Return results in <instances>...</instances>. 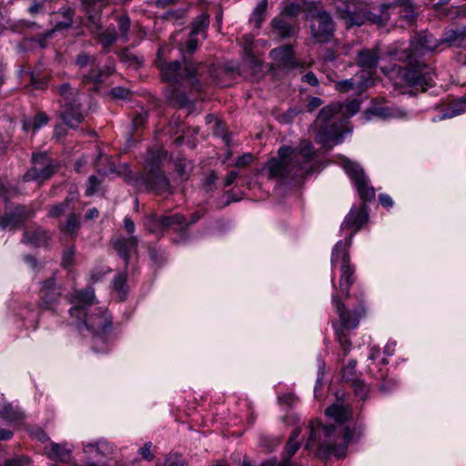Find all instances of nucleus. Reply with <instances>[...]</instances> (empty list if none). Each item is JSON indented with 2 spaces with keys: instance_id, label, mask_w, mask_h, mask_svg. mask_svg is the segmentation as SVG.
<instances>
[{
  "instance_id": "obj_1",
  "label": "nucleus",
  "mask_w": 466,
  "mask_h": 466,
  "mask_svg": "<svg viewBox=\"0 0 466 466\" xmlns=\"http://www.w3.org/2000/svg\"><path fill=\"white\" fill-rule=\"evenodd\" d=\"M71 307L68 310L71 325L82 334L93 338V350H106L107 333L112 328V317L107 309L98 306L95 293H68Z\"/></svg>"
},
{
  "instance_id": "obj_2",
  "label": "nucleus",
  "mask_w": 466,
  "mask_h": 466,
  "mask_svg": "<svg viewBox=\"0 0 466 466\" xmlns=\"http://www.w3.org/2000/svg\"><path fill=\"white\" fill-rule=\"evenodd\" d=\"M441 46L440 39L428 31L417 33L410 39L409 48L403 50L399 59L406 62L408 67L400 68V73L404 82L416 88L425 91L428 86H433L431 68L419 60L427 52H433Z\"/></svg>"
},
{
  "instance_id": "obj_3",
  "label": "nucleus",
  "mask_w": 466,
  "mask_h": 466,
  "mask_svg": "<svg viewBox=\"0 0 466 466\" xmlns=\"http://www.w3.org/2000/svg\"><path fill=\"white\" fill-rule=\"evenodd\" d=\"M313 145L303 140L296 148L281 147L279 159H270L266 166L269 178H285L303 176L310 172L309 163L314 157Z\"/></svg>"
},
{
  "instance_id": "obj_4",
  "label": "nucleus",
  "mask_w": 466,
  "mask_h": 466,
  "mask_svg": "<svg viewBox=\"0 0 466 466\" xmlns=\"http://www.w3.org/2000/svg\"><path fill=\"white\" fill-rule=\"evenodd\" d=\"M336 397L337 401L329 406L324 411L325 415L332 420V423L323 427V434L325 439H340L341 441L339 445H322L320 453L340 458L346 456L350 442V408L345 403L346 394L343 393L339 396L337 392Z\"/></svg>"
},
{
  "instance_id": "obj_5",
  "label": "nucleus",
  "mask_w": 466,
  "mask_h": 466,
  "mask_svg": "<svg viewBox=\"0 0 466 466\" xmlns=\"http://www.w3.org/2000/svg\"><path fill=\"white\" fill-rule=\"evenodd\" d=\"M350 116V101L334 102L320 109L316 122L329 123L330 126L322 127L316 136V141L323 147H331L343 140L348 131Z\"/></svg>"
},
{
  "instance_id": "obj_6",
  "label": "nucleus",
  "mask_w": 466,
  "mask_h": 466,
  "mask_svg": "<svg viewBox=\"0 0 466 466\" xmlns=\"http://www.w3.org/2000/svg\"><path fill=\"white\" fill-rule=\"evenodd\" d=\"M306 18L310 23L311 38L316 43L326 42L333 33V23L330 15L323 11L319 4L310 2L304 4Z\"/></svg>"
},
{
  "instance_id": "obj_7",
  "label": "nucleus",
  "mask_w": 466,
  "mask_h": 466,
  "mask_svg": "<svg viewBox=\"0 0 466 466\" xmlns=\"http://www.w3.org/2000/svg\"><path fill=\"white\" fill-rule=\"evenodd\" d=\"M351 180L356 187L358 196L362 204H367L375 199V188L370 185L363 167L351 161Z\"/></svg>"
},
{
  "instance_id": "obj_8",
  "label": "nucleus",
  "mask_w": 466,
  "mask_h": 466,
  "mask_svg": "<svg viewBox=\"0 0 466 466\" xmlns=\"http://www.w3.org/2000/svg\"><path fill=\"white\" fill-rule=\"evenodd\" d=\"M396 4L382 5L380 7V14L376 15L367 10H360L351 12V25H361L367 21L375 24L380 27L388 25L390 19V9H394Z\"/></svg>"
},
{
  "instance_id": "obj_9",
  "label": "nucleus",
  "mask_w": 466,
  "mask_h": 466,
  "mask_svg": "<svg viewBox=\"0 0 466 466\" xmlns=\"http://www.w3.org/2000/svg\"><path fill=\"white\" fill-rule=\"evenodd\" d=\"M184 69H182L178 61L171 63L159 61L158 67L162 77L168 82H178L184 78H193L196 72L195 67L188 65L187 61H184Z\"/></svg>"
},
{
  "instance_id": "obj_10",
  "label": "nucleus",
  "mask_w": 466,
  "mask_h": 466,
  "mask_svg": "<svg viewBox=\"0 0 466 466\" xmlns=\"http://www.w3.org/2000/svg\"><path fill=\"white\" fill-rule=\"evenodd\" d=\"M349 249L350 241L348 238H345L335 245L331 255V263L334 267L339 266L341 273V286L344 283L345 288L348 287L350 282Z\"/></svg>"
},
{
  "instance_id": "obj_11",
  "label": "nucleus",
  "mask_w": 466,
  "mask_h": 466,
  "mask_svg": "<svg viewBox=\"0 0 466 466\" xmlns=\"http://www.w3.org/2000/svg\"><path fill=\"white\" fill-rule=\"evenodd\" d=\"M34 167L25 174L26 181H45L54 174V166L46 154H35L33 156Z\"/></svg>"
},
{
  "instance_id": "obj_12",
  "label": "nucleus",
  "mask_w": 466,
  "mask_h": 466,
  "mask_svg": "<svg viewBox=\"0 0 466 466\" xmlns=\"http://www.w3.org/2000/svg\"><path fill=\"white\" fill-rule=\"evenodd\" d=\"M333 302L335 303L337 311L339 315V320L340 324L339 328H336V334L338 338V341L340 344L344 355L347 354L348 351V346H349V332H350V316L347 312V309L345 308V305L342 303L341 299L339 298V296H335L333 298Z\"/></svg>"
},
{
  "instance_id": "obj_13",
  "label": "nucleus",
  "mask_w": 466,
  "mask_h": 466,
  "mask_svg": "<svg viewBox=\"0 0 466 466\" xmlns=\"http://www.w3.org/2000/svg\"><path fill=\"white\" fill-rule=\"evenodd\" d=\"M323 423H321L319 420H314L309 423V435L308 441L305 444L306 449H311L315 445H319L318 448V455L319 457L327 458L330 455H324L323 453H320L321 446L324 444H328L330 446L334 445H339V443L333 442V441H336L337 439H326V441H322V436L325 438L323 434V427H325Z\"/></svg>"
},
{
  "instance_id": "obj_14",
  "label": "nucleus",
  "mask_w": 466,
  "mask_h": 466,
  "mask_svg": "<svg viewBox=\"0 0 466 466\" xmlns=\"http://www.w3.org/2000/svg\"><path fill=\"white\" fill-rule=\"evenodd\" d=\"M34 215L35 209L32 208L17 207L12 213L6 214L1 218L0 225L3 228H16Z\"/></svg>"
},
{
  "instance_id": "obj_15",
  "label": "nucleus",
  "mask_w": 466,
  "mask_h": 466,
  "mask_svg": "<svg viewBox=\"0 0 466 466\" xmlns=\"http://www.w3.org/2000/svg\"><path fill=\"white\" fill-rule=\"evenodd\" d=\"M269 56L279 67L293 69L298 66L290 46H283L274 48L270 51Z\"/></svg>"
},
{
  "instance_id": "obj_16",
  "label": "nucleus",
  "mask_w": 466,
  "mask_h": 466,
  "mask_svg": "<svg viewBox=\"0 0 466 466\" xmlns=\"http://www.w3.org/2000/svg\"><path fill=\"white\" fill-rule=\"evenodd\" d=\"M80 106L79 100L74 104L62 106V118L69 127L75 128L84 120Z\"/></svg>"
},
{
  "instance_id": "obj_17",
  "label": "nucleus",
  "mask_w": 466,
  "mask_h": 466,
  "mask_svg": "<svg viewBox=\"0 0 466 466\" xmlns=\"http://www.w3.org/2000/svg\"><path fill=\"white\" fill-rule=\"evenodd\" d=\"M114 247L120 257L124 258L125 265L128 263L131 252L136 251L137 247V238L130 236L129 238H117L114 241Z\"/></svg>"
},
{
  "instance_id": "obj_18",
  "label": "nucleus",
  "mask_w": 466,
  "mask_h": 466,
  "mask_svg": "<svg viewBox=\"0 0 466 466\" xmlns=\"http://www.w3.org/2000/svg\"><path fill=\"white\" fill-rule=\"evenodd\" d=\"M92 63V67H96V59L86 54H80L76 58V65L78 67L83 68L86 66L88 64ZM104 72L102 70H95V68L92 69V72H90L87 76H84V82H94V83H99L102 81Z\"/></svg>"
},
{
  "instance_id": "obj_19",
  "label": "nucleus",
  "mask_w": 466,
  "mask_h": 466,
  "mask_svg": "<svg viewBox=\"0 0 466 466\" xmlns=\"http://www.w3.org/2000/svg\"><path fill=\"white\" fill-rule=\"evenodd\" d=\"M466 38V27L448 29L446 30L442 37L440 39L441 45H446L447 46H460Z\"/></svg>"
},
{
  "instance_id": "obj_20",
  "label": "nucleus",
  "mask_w": 466,
  "mask_h": 466,
  "mask_svg": "<svg viewBox=\"0 0 466 466\" xmlns=\"http://www.w3.org/2000/svg\"><path fill=\"white\" fill-rule=\"evenodd\" d=\"M50 238L51 236L47 231L37 228L35 230L25 231L22 241L27 245L39 247L46 245Z\"/></svg>"
},
{
  "instance_id": "obj_21",
  "label": "nucleus",
  "mask_w": 466,
  "mask_h": 466,
  "mask_svg": "<svg viewBox=\"0 0 466 466\" xmlns=\"http://www.w3.org/2000/svg\"><path fill=\"white\" fill-rule=\"evenodd\" d=\"M370 219V209L367 204L361 206L354 212H351V235L357 233L363 228Z\"/></svg>"
},
{
  "instance_id": "obj_22",
  "label": "nucleus",
  "mask_w": 466,
  "mask_h": 466,
  "mask_svg": "<svg viewBox=\"0 0 466 466\" xmlns=\"http://www.w3.org/2000/svg\"><path fill=\"white\" fill-rule=\"evenodd\" d=\"M379 61V55L375 49H363L358 54L357 64L365 70L374 69Z\"/></svg>"
},
{
  "instance_id": "obj_23",
  "label": "nucleus",
  "mask_w": 466,
  "mask_h": 466,
  "mask_svg": "<svg viewBox=\"0 0 466 466\" xmlns=\"http://www.w3.org/2000/svg\"><path fill=\"white\" fill-rule=\"evenodd\" d=\"M25 417V413L19 408L5 401L0 402V418L15 422L24 420Z\"/></svg>"
},
{
  "instance_id": "obj_24",
  "label": "nucleus",
  "mask_w": 466,
  "mask_h": 466,
  "mask_svg": "<svg viewBox=\"0 0 466 466\" xmlns=\"http://www.w3.org/2000/svg\"><path fill=\"white\" fill-rule=\"evenodd\" d=\"M60 96V104L62 106L74 104L79 100L77 90L72 88L69 84L66 83L57 87Z\"/></svg>"
},
{
  "instance_id": "obj_25",
  "label": "nucleus",
  "mask_w": 466,
  "mask_h": 466,
  "mask_svg": "<svg viewBox=\"0 0 466 466\" xmlns=\"http://www.w3.org/2000/svg\"><path fill=\"white\" fill-rule=\"evenodd\" d=\"M148 187L157 193H163L169 188V183L165 175L157 173L154 176L147 178Z\"/></svg>"
},
{
  "instance_id": "obj_26",
  "label": "nucleus",
  "mask_w": 466,
  "mask_h": 466,
  "mask_svg": "<svg viewBox=\"0 0 466 466\" xmlns=\"http://www.w3.org/2000/svg\"><path fill=\"white\" fill-rule=\"evenodd\" d=\"M301 433V429L299 427L295 428L286 445H285V457L290 461V458L298 451L300 447V442L299 441V437Z\"/></svg>"
},
{
  "instance_id": "obj_27",
  "label": "nucleus",
  "mask_w": 466,
  "mask_h": 466,
  "mask_svg": "<svg viewBox=\"0 0 466 466\" xmlns=\"http://www.w3.org/2000/svg\"><path fill=\"white\" fill-rule=\"evenodd\" d=\"M162 217H158L156 214H149L144 217L143 224L144 227L154 234H158L164 231Z\"/></svg>"
},
{
  "instance_id": "obj_28",
  "label": "nucleus",
  "mask_w": 466,
  "mask_h": 466,
  "mask_svg": "<svg viewBox=\"0 0 466 466\" xmlns=\"http://www.w3.org/2000/svg\"><path fill=\"white\" fill-rule=\"evenodd\" d=\"M370 371L376 377L378 380H381V382L379 386V389L381 392L388 393L393 390L397 387V380L392 378H387L386 373L383 372L380 369L379 370L380 375L374 373V369L369 365Z\"/></svg>"
},
{
  "instance_id": "obj_29",
  "label": "nucleus",
  "mask_w": 466,
  "mask_h": 466,
  "mask_svg": "<svg viewBox=\"0 0 466 466\" xmlns=\"http://www.w3.org/2000/svg\"><path fill=\"white\" fill-rule=\"evenodd\" d=\"M271 25L275 34L280 37H289L293 34L291 25L281 17H275Z\"/></svg>"
},
{
  "instance_id": "obj_30",
  "label": "nucleus",
  "mask_w": 466,
  "mask_h": 466,
  "mask_svg": "<svg viewBox=\"0 0 466 466\" xmlns=\"http://www.w3.org/2000/svg\"><path fill=\"white\" fill-rule=\"evenodd\" d=\"M96 171L102 175L116 173V168L106 155H99L96 161Z\"/></svg>"
},
{
  "instance_id": "obj_31",
  "label": "nucleus",
  "mask_w": 466,
  "mask_h": 466,
  "mask_svg": "<svg viewBox=\"0 0 466 466\" xmlns=\"http://www.w3.org/2000/svg\"><path fill=\"white\" fill-rule=\"evenodd\" d=\"M209 25V15L208 14H201L192 24L191 35L196 36L199 34L205 35V30Z\"/></svg>"
},
{
  "instance_id": "obj_32",
  "label": "nucleus",
  "mask_w": 466,
  "mask_h": 466,
  "mask_svg": "<svg viewBox=\"0 0 466 466\" xmlns=\"http://www.w3.org/2000/svg\"><path fill=\"white\" fill-rule=\"evenodd\" d=\"M351 390H353L354 395L360 400H366L370 392L368 385L360 379L351 380Z\"/></svg>"
},
{
  "instance_id": "obj_33",
  "label": "nucleus",
  "mask_w": 466,
  "mask_h": 466,
  "mask_svg": "<svg viewBox=\"0 0 466 466\" xmlns=\"http://www.w3.org/2000/svg\"><path fill=\"white\" fill-rule=\"evenodd\" d=\"M97 38L102 46L107 48L116 42L117 34L115 28H106L97 35Z\"/></svg>"
},
{
  "instance_id": "obj_34",
  "label": "nucleus",
  "mask_w": 466,
  "mask_h": 466,
  "mask_svg": "<svg viewBox=\"0 0 466 466\" xmlns=\"http://www.w3.org/2000/svg\"><path fill=\"white\" fill-rule=\"evenodd\" d=\"M466 110V104L464 103V96L460 97L459 99L453 101L449 105L444 116L452 117Z\"/></svg>"
},
{
  "instance_id": "obj_35",
  "label": "nucleus",
  "mask_w": 466,
  "mask_h": 466,
  "mask_svg": "<svg viewBox=\"0 0 466 466\" xmlns=\"http://www.w3.org/2000/svg\"><path fill=\"white\" fill-rule=\"evenodd\" d=\"M86 13L90 15V18L95 20L96 15L101 12L105 6V0H85L84 1Z\"/></svg>"
},
{
  "instance_id": "obj_36",
  "label": "nucleus",
  "mask_w": 466,
  "mask_h": 466,
  "mask_svg": "<svg viewBox=\"0 0 466 466\" xmlns=\"http://www.w3.org/2000/svg\"><path fill=\"white\" fill-rule=\"evenodd\" d=\"M162 219L164 222L163 223L164 229L171 228V227H175V226L182 227V226L186 225L185 218L178 213L171 215V216H163Z\"/></svg>"
},
{
  "instance_id": "obj_37",
  "label": "nucleus",
  "mask_w": 466,
  "mask_h": 466,
  "mask_svg": "<svg viewBox=\"0 0 466 466\" xmlns=\"http://www.w3.org/2000/svg\"><path fill=\"white\" fill-rule=\"evenodd\" d=\"M47 455L52 460H63L68 455V451L60 444L51 443Z\"/></svg>"
},
{
  "instance_id": "obj_38",
  "label": "nucleus",
  "mask_w": 466,
  "mask_h": 466,
  "mask_svg": "<svg viewBox=\"0 0 466 466\" xmlns=\"http://www.w3.org/2000/svg\"><path fill=\"white\" fill-rule=\"evenodd\" d=\"M118 23V30H119V36L124 42L128 41V33L130 30V19L126 15H121L118 17L117 20Z\"/></svg>"
},
{
  "instance_id": "obj_39",
  "label": "nucleus",
  "mask_w": 466,
  "mask_h": 466,
  "mask_svg": "<svg viewBox=\"0 0 466 466\" xmlns=\"http://www.w3.org/2000/svg\"><path fill=\"white\" fill-rule=\"evenodd\" d=\"M72 11L68 9L66 11V16L64 21L58 22L56 26L46 34V37H52L55 32L67 29L72 25Z\"/></svg>"
},
{
  "instance_id": "obj_40",
  "label": "nucleus",
  "mask_w": 466,
  "mask_h": 466,
  "mask_svg": "<svg viewBox=\"0 0 466 466\" xmlns=\"http://www.w3.org/2000/svg\"><path fill=\"white\" fill-rule=\"evenodd\" d=\"M58 296L59 293H45L39 301L40 307L45 309H52L58 299Z\"/></svg>"
},
{
  "instance_id": "obj_41",
  "label": "nucleus",
  "mask_w": 466,
  "mask_h": 466,
  "mask_svg": "<svg viewBox=\"0 0 466 466\" xmlns=\"http://www.w3.org/2000/svg\"><path fill=\"white\" fill-rule=\"evenodd\" d=\"M267 6L268 0H261L254 9L253 15L255 17L257 26H259L262 20L264 19Z\"/></svg>"
},
{
  "instance_id": "obj_42",
  "label": "nucleus",
  "mask_w": 466,
  "mask_h": 466,
  "mask_svg": "<svg viewBox=\"0 0 466 466\" xmlns=\"http://www.w3.org/2000/svg\"><path fill=\"white\" fill-rule=\"evenodd\" d=\"M79 218L75 214H70L65 226L61 229L73 234L79 228Z\"/></svg>"
},
{
  "instance_id": "obj_43",
  "label": "nucleus",
  "mask_w": 466,
  "mask_h": 466,
  "mask_svg": "<svg viewBox=\"0 0 466 466\" xmlns=\"http://www.w3.org/2000/svg\"><path fill=\"white\" fill-rule=\"evenodd\" d=\"M176 168H177V171L179 174V176L183 179H187L189 176L191 169H192V165H191L190 161L179 160L176 164Z\"/></svg>"
},
{
  "instance_id": "obj_44",
  "label": "nucleus",
  "mask_w": 466,
  "mask_h": 466,
  "mask_svg": "<svg viewBox=\"0 0 466 466\" xmlns=\"http://www.w3.org/2000/svg\"><path fill=\"white\" fill-rule=\"evenodd\" d=\"M30 464V459L26 456L15 457L6 460L3 466H27Z\"/></svg>"
},
{
  "instance_id": "obj_45",
  "label": "nucleus",
  "mask_w": 466,
  "mask_h": 466,
  "mask_svg": "<svg viewBox=\"0 0 466 466\" xmlns=\"http://www.w3.org/2000/svg\"><path fill=\"white\" fill-rule=\"evenodd\" d=\"M99 185H100V180H98V178L96 176L89 177V178L87 180L86 194L87 196H91V195L95 194L97 191Z\"/></svg>"
},
{
  "instance_id": "obj_46",
  "label": "nucleus",
  "mask_w": 466,
  "mask_h": 466,
  "mask_svg": "<svg viewBox=\"0 0 466 466\" xmlns=\"http://www.w3.org/2000/svg\"><path fill=\"white\" fill-rule=\"evenodd\" d=\"M75 249L74 248H67L62 258V266L64 268H69L74 263Z\"/></svg>"
},
{
  "instance_id": "obj_47",
  "label": "nucleus",
  "mask_w": 466,
  "mask_h": 466,
  "mask_svg": "<svg viewBox=\"0 0 466 466\" xmlns=\"http://www.w3.org/2000/svg\"><path fill=\"white\" fill-rule=\"evenodd\" d=\"M153 447L152 442L148 441L144 444L138 451L141 457L147 461H152L154 459V454L151 451Z\"/></svg>"
},
{
  "instance_id": "obj_48",
  "label": "nucleus",
  "mask_w": 466,
  "mask_h": 466,
  "mask_svg": "<svg viewBox=\"0 0 466 466\" xmlns=\"http://www.w3.org/2000/svg\"><path fill=\"white\" fill-rule=\"evenodd\" d=\"M66 206H67L66 201L52 206L49 209L48 216L51 218L59 217L60 215H62L65 212Z\"/></svg>"
},
{
  "instance_id": "obj_49",
  "label": "nucleus",
  "mask_w": 466,
  "mask_h": 466,
  "mask_svg": "<svg viewBox=\"0 0 466 466\" xmlns=\"http://www.w3.org/2000/svg\"><path fill=\"white\" fill-rule=\"evenodd\" d=\"M300 9H301V6L299 3H290V4L287 5L285 7H283L281 13L283 15L295 16L299 14Z\"/></svg>"
},
{
  "instance_id": "obj_50",
  "label": "nucleus",
  "mask_w": 466,
  "mask_h": 466,
  "mask_svg": "<svg viewBox=\"0 0 466 466\" xmlns=\"http://www.w3.org/2000/svg\"><path fill=\"white\" fill-rule=\"evenodd\" d=\"M259 466H291V462L288 458H283L279 462L276 458H271L263 461Z\"/></svg>"
},
{
  "instance_id": "obj_51",
  "label": "nucleus",
  "mask_w": 466,
  "mask_h": 466,
  "mask_svg": "<svg viewBox=\"0 0 466 466\" xmlns=\"http://www.w3.org/2000/svg\"><path fill=\"white\" fill-rule=\"evenodd\" d=\"M254 157L251 154L246 153L236 159L235 166L238 167H243L252 163Z\"/></svg>"
},
{
  "instance_id": "obj_52",
  "label": "nucleus",
  "mask_w": 466,
  "mask_h": 466,
  "mask_svg": "<svg viewBox=\"0 0 466 466\" xmlns=\"http://www.w3.org/2000/svg\"><path fill=\"white\" fill-rule=\"evenodd\" d=\"M354 316L356 318H353L351 315V329L355 328L359 324V320L366 316V310L363 307L360 306L354 310Z\"/></svg>"
},
{
  "instance_id": "obj_53",
  "label": "nucleus",
  "mask_w": 466,
  "mask_h": 466,
  "mask_svg": "<svg viewBox=\"0 0 466 466\" xmlns=\"http://www.w3.org/2000/svg\"><path fill=\"white\" fill-rule=\"evenodd\" d=\"M111 94L116 98L127 99L130 91L127 88L116 86L111 90Z\"/></svg>"
},
{
  "instance_id": "obj_54",
  "label": "nucleus",
  "mask_w": 466,
  "mask_h": 466,
  "mask_svg": "<svg viewBox=\"0 0 466 466\" xmlns=\"http://www.w3.org/2000/svg\"><path fill=\"white\" fill-rule=\"evenodd\" d=\"M127 277L125 274L117 275L113 281V289L116 291H122L126 285Z\"/></svg>"
},
{
  "instance_id": "obj_55",
  "label": "nucleus",
  "mask_w": 466,
  "mask_h": 466,
  "mask_svg": "<svg viewBox=\"0 0 466 466\" xmlns=\"http://www.w3.org/2000/svg\"><path fill=\"white\" fill-rule=\"evenodd\" d=\"M48 121L47 116L44 113H39L35 116L33 126L35 129H39L46 125Z\"/></svg>"
},
{
  "instance_id": "obj_56",
  "label": "nucleus",
  "mask_w": 466,
  "mask_h": 466,
  "mask_svg": "<svg viewBox=\"0 0 466 466\" xmlns=\"http://www.w3.org/2000/svg\"><path fill=\"white\" fill-rule=\"evenodd\" d=\"M379 201L383 208H390L394 205L393 199L388 194L382 193L379 195Z\"/></svg>"
},
{
  "instance_id": "obj_57",
  "label": "nucleus",
  "mask_w": 466,
  "mask_h": 466,
  "mask_svg": "<svg viewBox=\"0 0 466 466\" xmlns=\"http://www.w3.org/2000/svg\"><path fill=\"white\" fill-rule=\"evenodd\" d=\"M165 466H187V464L182 458L175 456L167 458Z\"/></svg>"
},
{
  "instance_id": "obj_58",
  "label": "nucleus",
  "mask_w": 466,
  "mask_h": 466,
  "mask_svg": "<svg viewBox=\"0 0 466 466\" xmlns=\"http://www.w3.org/2000/svg\"><path fill=\"white\" fill-rule=\"evenodd\" d=\"M338 11L347 14L350 8V0H334Z\"/></svg>"
},
{
  "instance_id": "obj_59",
  "label": "nucleus",
  "mask_w": 466,
  "mask_h": 466,
  "mask_svg": "<svg viewBox=\"0 0 466 466\" xmlns=\"http://www.w3.org/2000/svg\"><path fill=\"white\" fill-rule=\"evenodd\" d=\"M278 400L280 404L291 406L295 400V396L292 393H286L279 396Z\"/></svg>"
},
{
  "instance_id": "obj_60",
  "label": "nucleus",
  "mask_w": 466,
  "mask_h": 466,
  "mask_svg": "<svg viewBox=\"0 0 466 466\" xmlns=\"http://www.w3.org/2000/svg\"><path fill=\"white\" fill-rule=\"evenodd\" d=\"M323 101L319 97H311L307 105L308 111L311 112L320 106L322 105Z\"/></svg>"
},
{
  "instance_id": "obj_61",
  "label": "nucleus",
  "mask_w": 466,
  "mask_h": 466,
  "mask_svg": "<svg viewBox=\"0 0 466 466\" xmlns=\"http://www.w3.org/2000/svg\"><path fill=\"white\" fill-rule=\"evenodd\" d=\"M380 357V349L373 347L370 350V353L368 356V360L371 361V364L375 366V368L378 367L376 365L375 360Z\"/></svg>"
},
{
  "instance_id": "obj_62",
  "label": "nucleus",
  "mask_w": 466,
  "mask_h": 466,
  "mask_svg": "<svg viewBox=\"0 0 466 466\" xmlns=\"http://www.w3.org/2000/svg\"><path fill=\"white\" fill-rule=\"evenodd\" d=\"M90 447H96L98 452L106 453L109 452L111 448L109 447L108 443L106 441H97L95 444H89Z\"/></svg>"
},
{
  "instance_id": "obj_63",
  "label": "nucleus",
  "mask_w": 466,
  "mask_h": 466,
  "mask_svg": "<svg viewBox=\"0 0 466 466\" xmlns=\"http://www.w3.org/2000/svg\"><path fill=\"white\" fill-rule=\"evenodd\" d=\"M33 435L41 442L49 441L48 435L40 428L33 431Z\"/></svg>"
},
{
  "instance_id": "obj_64",
  "label": "nucleus",
  "mask_w": 466,
  "mask_h": 466,
  "mask_svg": "<svg viewBox=\"0 0 466 466\" xmlns=\"http://www.w3.org/2000/svg\"><path fill=\"white\" fill-rule=\"evenodd\" d=\"M198 40L195 38V36L191 35L190 39L187 43V51L189 53H192L198 48Z\"/></svg>"
}]
</instances>
